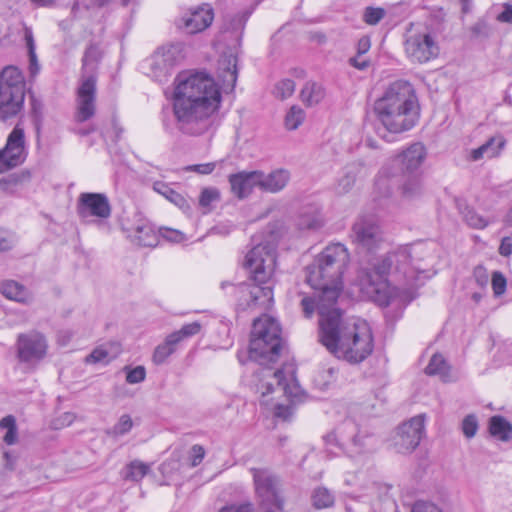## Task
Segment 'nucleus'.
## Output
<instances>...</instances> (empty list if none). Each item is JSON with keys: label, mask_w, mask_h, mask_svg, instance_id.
Instances as JSON below:
<instances>
[{"label": "nucleus", "mask_w": 512, "mask_h": 512, "mask_svg": "<svg viewBox=\"0 0 512 512\" xmlns=\"http://www.w3.org/2000/svg\"><path fill=\"white\" fill-rule=\"evenodd\" d=\"M220 103L219 87L208 74L180 73L175 79L173 111L184 133L207 132L214 124Z\"/></svg>", "instance_id": "1"}, {"label": "nucleus", "mask_w": 512, "mask_h": 512, "mask_svg": "<svg viewBox=\"0 0 512 512\" xmlns=\"http://www.w3.org/2000/svg\"><path fill=\"white\" fill-rule=\"evenodd\" d=\"M320 341L339 359L360 363L373 351V336L368 323L361 319H343L339 308L321 306Z\"/></svg>", "instance_id": "2"}, {"label": "nucleus", "mask_w": 512, "mask_h": 512, "mask_svg": "<svg viewBox=\"0 0 512 512\" xmlns=\"http://www.w3.org/2000/svg\"><path fill=\"white\" fill-rule=\"evenodd\" d=\"M350 262V254L345 245L333 243L326 246L306 268V280L314 289L320 290L316 309L336 307L343 289V275Z\"/></svg>", "instance_id": "3"}, {"label": "nucleus", "mask_w": 512, "mask_h": 512, "mask_svg": "<svg viewBox=\"0 0 512 512\" xmlns=\"http://www.w3.org/2000/svg\"><path fill=\"white\" fill-rule=\"evenodd\" d=\"M378 121L389 133L411 130L420 117V106L413 85L406 80L391 82L374 104Z\"/></svg>", "instance_id": "4"}, {"label": "nucleus", "mask_w": 512, "mask_h": 512, "mask_svg": "<svg viewBox=\"0 0 512 512\" xmlns=\"http://www.w3.org/2000/svg\"><path fill=\"white\" fill-rule=\"evenodd\" d=\"M253 283H241L235 287L239 306L267 307L273 301L269 285L276 267V247L271 243L254 246L245 256L243 263Z\"/></svg>", "instance_id": "5"}, {"label": "nucleus", "mask_w": 512, "mask_h": 512, "mask_svg": "<svg viewBox=\"0 0 512 512\" xmlns=\"http://www.w3.org/2000/svg\"><path fill=\"white\" fill-rule=\"evenodd\" d=\"M296 369L293 364H285L281 369L273 371L263 367L254 375V388L260 395L261 405L272 410L274 416L288 420L292 416V408L277 401L280 396H286L292 401H301L303 390L296 379Z\"/></svg>", "instance_id": "6"}, {"label": "nucleus", "mask_w": 512, "mask_h": 512, "mask_svg": "<svg viewBox=\"0 0 512 512\" xmlns=\"http://www.w3.org/2000/svg\"><path fill=\"white\" fill-rule=\"evenodd\" d=\"M389 259L371 257L361 261L353 285L358 288L363 298L380 306H388L395 294V289L388 281Z\"/></svg>", "instance_id": "7"}, {"label": "nucleus", "mask_w": 512, "mask_h": 512, "mask_svg": "<svg viewBox=\"0 0 512 512\" xmlns=\"http://www.w3.org/2000/svg\"><path fill=\"white\" fill-rule=\"evenodd\" d=\"M283 348L279 322L263 315L253 322L249 345V358L260 365H267L278 360Z\"/></svg>", "instance_id": "8"}, {"label": "nucleus", "mask_w": 512, "mask_h": 512, "mask_svg": "<svg viewBox=\"0 0 512 512\" xmlns=\"http://www.w3.org/2000/svg\"><path fill=\"white\" fill-rule=\"evenodd\" d=\"M25 80L16 66H6L0 72V120L16 117L23 109Z\"/></svg>", "instance_id": "9"}, {"label": "nucleus", "mask_w": 512, "mask_h": 512, "mask_svg": "<svg viewBox=\"0 0 512 512\" xmlns=\"http://www.w3.org/2000/svg\"><path fill=\"white\" fill-rule=\"evenodd\" d=\"M426 149L420 142L411 144L391 161L390 166H384L375 182L376 188L383 196H389L392 193L393 181L397 173L392 171V167H397L401 174H417L416 171L421 167L426 159Z\"/></svg>", "instance_id": "10"}, {"label": "nucleus", "mask_w": 512, "mask_h": 512, "mask_svg": "<svg viewBox=\"0 0 512 512\" xmlns=\"http://www.w3.org/2000/svg\"><path fill=\"white\" fill-rule=\"evenodd\" d=\"M184 57L182 43L166 44L158 47L153 54L146 58L142 62L141 68L147 76L155 81L166 82Z\"/></svg>", "instance_id": "11"}, {"label": "nucleus", "mask_w": 512, "mask_h": 512, "mask_svg": "<svg viewBox=\"0 0 512 512\" xmlns=\"http://www.w3.org/2000/svg\"><path fill=\"white\" fill-rule=\"evenodd\" d=\"M404 51L412 63L424 64L438 57L440 45L438 36L428 28L407 34Z\"/></svg>", "instance_id": "12"}, {"label": "nucleus", "mask_w": 512, "mask_h": 512, "mask_svg": "<svg viewBox=\"0 0 512 512\" xmlns=\"http://www.w3.org/2000/svg\"><path fill=\"white\" fill-rule=\"evenodd\" d=\"M255 493L263 512H277L283 509V500L278 494V478L266 468H251Z\"/></svg>", "instance_id": "13"}, {"label": "nucleus", "mask_w": 512, "mask_h": 512, "mask_svg": "<svg viewBox=\"0 0 512 512\" xmlns=\"http://www.w3.org/2000/svg\"><path fill=\"white\" fill-rule=\"evenodd\" d=\"M350 237L358 248L367 252L380 248L384 242L382 229L373 216L359 217L352 226Z\"/></svg>", "instance_id": "14"}, {"label": "nucleus", "mask_w": 512, "mask_h": 512, "mask_svg": "<svg viewBox=\"0 0 512 512\" xmlns=\"http://www.w3.org/2000/svg\"><path fill=\"white\" fill-rule=\"evenodd\" d=\"M26 156L24 131L15 126L8 135L5 147L0 150V174L20 166Z\"/></svg>", "instance_id": "15"}, {"label": "nucleus", "mask_w": 512, "mask_h": 512, "mask_svg": "<svg viewBox=\"0 0 512 512\" xmlns=\"http://www.w3.org/2000/svg\"><path fill=\"white\" fill-rule=\"evenodd\" d=\"M214 20V10L209 4L189 8L175 21L178 30L185 34L201 33L209 28Z\"/></svg>", "instance_id": "16"}, {"label": "nucleus", "mask_w": 512, "mask_h": 512, "mask_svg": "<svg viewBox=\"0 0 512 512\" xmlns=\"http://www.w3.org/2000/svg\"><path fill=\"white\" fill-rule=\"evenodd\" d=\"M425 416L417 415L398 427L393 445L399 453H410L420 443L424 434Z\"/></svg>", "instance_id": "17"}, {"label": "nucleus", "mask_w": 512, "mask_h": 512, "mask_svg": "<svg viewBox=\"0 0 512 512\" xmlns=\"http://www.w3.org/2000/svg\"><path fill=\"white\" fill-rule=\"evenodd\" d=\"M47 348L46 338L37 331L19 334L17 338V355L21 362H35L43 359Z\"/></svg>", "instance_id": "18"}, {"label": "nucleus", "mask_w": 512, "mask_h": 512, "mask_svg": "<svg viewBox=\"0 0 512 512\" xmlns=\"http://www.w3.org/2000/svg\"><path fill=\"white\" fill-rule=\"evenodd\" d=\"M77 213L86 220L89 217L107 219L111 215V206L105 194L81 193L77 201Z\"/></svg>", "instance_id": "19"}, {"label": "nucleus", "mask_w": 512, "mask_h": 512, "mask_svg": "<svg viewBox=\"0 0 512 512\" xmlns=\"http://www.w3.org/2000/svg\"><path fill=\"white\" fill-rule=\"evenodd\" d=\"M96 78L93 75L83 76L77 90V114L78 122H84L95 114Z\"/></svg>", "instance_id": "20"}, {"label": "nucleus", "mask_w": 512, "mask_h": 512, "mask_svg": "<svg viewBox=\"0 0 512 512\" xmlns=\"http://www.w3.org/2000/svg\"><path fill=\"white\" fill-rule=\"evenodd\" d=\"M378 258L389 259V272L394 266L395 271L403 273L404 277L408 279L409 286L411 288L413 287L411 282L415 279L418 266L412 260L411 248L409 246L399 247L385 256Z\"/></svg>", "instance_id": "21"}, {"label": "nucleus", "mask_w": 512, "mask_h": 512, "mask_svg": "<svg viewBox=\"0 0 512 512\" xmlns=\"http://www.w3.org/2000/svg\"><path fill=\"white\" fill-rule=\"evenodd\" d=\"M338 436L342 445L346 446L349 457L362 456L366 452L364 436L359 435L358 427L352 420L344 421L338 428Z\"/></svg>", "instance_id": "22"}, {"label": "nucleus", "mask_w": 512, "mask_h": 512, "mask_svg": "<svg viewBox=\"0 0 512 512\" xmlns=\"http://www.w3.org/2000/svg\"><path fill=\"white\" fill-rule=\"evenodd\" d=\"M261 171H241L229 176L231 192L239 199L248 197L255 187L259 188Z\"/></svg>", "instance_id": "23"}, {"label": "nucleus", "mask_w": 512, "mask_h": 512, "mask_svg": "<svg viewBox=\"0 0 512 512\" xmlns=\"http://www.w3.org/2000/svg\"><path fill=\"white\" fill-rule=\"evenodd\" d=\"M131 241L142 247H154L157 244V235L149 222L140 220L127 229Z\"/></svg>", "instance_id": "24"}, {"label": "nucleus", "mask_w": 512, "mask_h": 512, "mask_svg": "<svg viewBox=\"0 0 512 512\" xmlns=\"http://www.w3.org/2000/svg\"><path fill=\"white\" fill-rule=\"evenodd\" d=\"M290 181V172L286 169H276L269 174L261 171L259 188L264 192L277 193L283 190Z\"/></svg>", "instance_id": "25"}, {"label": "nucleus", "mask_w": 512, "mask_h": 512, "mask_svg": "<svg viewBox=\"0 0 512 512\" xmlns=\"http://www.w3.org/2000/svg\"><path fill=\"white\" fill-rule=\"evenodd\" d=\"M218 70L224 88L233 90L238 76L237 57L232 54L221 57Z\"/></svg>", "instance_id": "26"}, {"label": "nucleus", "mask_w": 512, "mask_h": 512, "mask_svg": "<svg viewBox=\"0 0 512 512\" xmlns=\"http://www.w3.org/2000/svg\"><path fill=\"white\" fill-rule=\"evenodd\" d=\"M363 166L359 162H353L345 166L342 174L337 179L335 184V192L338 195L348 193L354 186L357 176L361 173Z\"/></svg>", "instance_id": "27"}, {"label": "nucleus", "mask_w": 512, "mask_h": 512, "mask_svg": "<svg viewBox=\"0 0 512 512\" xmlns=\"http://www.w3.org/2000/svg\"><path fill=\"white\" fill-rule=\"evenodd\" d=\"M155 192L165 197L169 202L179 207L184 213L190 214L192 212L191 205L188 200L177 191L173 190L167 183L156 181L153 184Z\"/></svg>", "instance_id": "28"}, {"label": "nucleus", "mask_w": 512, "mask_h": 512, "mask_svg": "<svg viewBox=\"0 0 512 512\" xmlns=\"http://www.w3.org/2000/svg\"><path fill=\"white\" fill-rule=\"evenodd\" d=\"M324 218L317 206H309L300 214L297 220V227L301 231H316L323 227Z\"/></svg>", "instance_id": "29"}, {"label": "nucleus", "mask_w": 512, "mask_h": 512, "mask_svg": "<svg viewBox=\"0 0 512 512\" xmlns=\"http://www.w3.org/2000/svg\"><path fill=\"white\" fill-rule=\"evenodd\" d=\"M504 145L505 139L503 136L498 135L491 137L483 145L472 150L471 158L474 161H478L484 157L493 158L500 153Z\"/></svg>", "instance_id": "30"}, {"label": "nucleus", "mask_w": 512, "mask_h": 512, "mask_svg": "<svg viewBox=\"0 0 512 512\" xmlns=\"http://www.w3.org/2000/svg\"><path fill=\"white\" fill-rule=\"evenodd\" d=\"M325 96L326 91L322 84L312 80L307 81L300 91V98L308 107L318 105Z\"/></svg>", "instance_id": "31"}, {"label": "nucleus", "mask_w": 512, "mask_h": 512, "mask_svg": "<svg viewBox=\"0 0 512 512\" xmlns=\"http://www.w3.org/2000/svg\"><path fill=\"white\" fill-rule=\"evenodd\" d=\"M120 345L118 343H109L95 348L87 357V363L108 364L115 359L120 353Z\"/></svg>", "instance_id": "32"}, {"label": "nucleus", "mask_w": 512, "mask_h": 512, "mask_svg": "<svg viewBox=\"0 0 512 512\" xmlns=\"http://www.w3.org/2000/svg\"><path fill=\"white\" fill-rule=\"evenodd\" d=\"M425 373L430 376H439L444 382L453 380L451 368L441 354H434L425 368Z\"/></svg>", "instance_id": "33"}, {"label": "nucleus", "mask_w": 512, "mask_h": 512, "mask_svg": "<svg viewBox=\"0 0 512 512\" xmlns=\"http://www.w3.org/2000/svg\"><path fill=\"white\" fill-rule=\"evenodd\" d=\"M489 433L500 441L512 439V424L503 416L495 415L489 419Z\"/></svg>", "instance_id": "34"}, {"label": "nucleus", "mask_w": 512, "mask_h": 512, "mask_svg": "<svg viewBox=\"0 0 512 512\" xmlns=\"http://www.w3.org/2000/svg\"><path fill=\"white\" fill-rule=\"evenodd\" d=\"M402 177L400 191L403 198L411 200L422 194L423 183L419 174H402Z\"/></svg>", "instance_id": "35"}, {"label": "nucleus", "mask_w": 512, "mask_h": 512, "mask_svg": "<svg viewBox=\"0 0 512 512\" xmlns=\"http://www.w3.org/2000/svg\"><path fill=\"white\" fill-rule=\"evenodd\" d=\"M31 179L29 170H22L12 173L0 179V190L7 194H14L20 186L28 183Z\"/></svg>", "instance_id": "36"}, {"label": "nucleus", "mask_w": 512, "mask_h": 512, "mask_svg": "<svg viewBox=\"0 0 512 512\" xmlns=\"http://www.w3.org/2000/svg\"><path fill=\"white\" fill-rule=\"evenodd\" d=\"M0 291L6 298L17 302L26 303L30 299L27 289L13 280L3 282L0 286Z\"/></svg>", "instance_id": "37"}, {"label": "nucleus", "mask_w": 512, "mask_h": 512, "mask_svg": "<svg viewBox=\"0 0 512 512\" xmlns=\"http://www.w3.org/2000/svg\"><path fill=\"white\" fill-rule=\"evenodd\" d=\"M247 19L246 13L227 14L224 18L223 30L231 32L238 38L242 34Z\"/></svg>", "instance_id": "38"}, {"label": "nucleus", "mask_w": 512, "mask_h": 512, "mask_svg": "<svg viewBox=\"0 0 512 512\" xmlns=\"http://www.w3.org/2000/svg\"><path fill=\"white\" fill-rule=\"evenodd\" d=\"M220 201V191L215 187H206L201 190L198 205L203 214L210 213L214 204Z\"/></svg>", "instance_id": "39"}, {"label": "nucleus", "mask_w": 512, "mask_h": 512, "mask_svg": "<svg viewBox=\"0 0 512 512\" xmlns=\"http://www.w3.org/2000/svg\"><path fill=\"white\" fill-rule=\"evenodd\" d=\"M178 343L171 335H168L164 343L158 345L153 353V362L163 364L166 359L176 351Z\"/></svg>", "instance_id": "40"}, {"label": "nucleus", "mask_w": 512, "mask_h": 512, "mask_svg": "<svg viewBox=\"0 0 512 512\" xmlns=\"http://www.w3.org/2000/svg\"><path fill=\"white\" fill-rule=\"evenodd\" d=\"M462 216L465 223L473 229H484L493 221V219L480 215L470 207H466L462 211Z\"/></svg>", "instance_id": "41"}, {"label": "nucleus", "mask_w": 512, "mask_h": 512, "mask_svg": "<svg viewBox=\"0 0 512 512\" xmlns=\"http://www.w3.org/2000/svg\"><path fill=\"white\" fill-rule=\"evenodd\" d=\"M149 466L141 461L134 460L125 467L123 478L125 480L138 482L148 473Z\"/></svg>", "instance_id": "42"}, {"label": "nucleus", "mask_w": 512, "mask_h": 512, "mask_svg": "<svg viewBox=\"0 0 512 512\" xmlns=\"http://www.w3.org/2000/svg\"><path fill=\"white\" fill-rule=\"evenodd\" d=\"M313 506L317 509L328 508L333 505L334 497L326 488H317L312 494Z\"/></svg>", "instance_id": "43"}, {"label": "nucleus", "mask_w": 512, "mask_h": 512, "mask_svg": "<svg viewBox=\"0 0 512 512\" xmlns=\"http://www.w3.org/2000/svg\"><path fill=\"white\" fill-rule=\"evenodd\" d=\"M305 112L298 106H292L285 116V127L288 130H296L304 121Z\"/></svg>", "instance_id": "44"}, {"label": "nucleus", "mask_w": 512, "mask_h": 512, "mask_svg": "<svg viewBox=\"0 0 512 512\" xmlns=\"http://www.w3.org/2000/svg\"><path fill=\"white\" fill-rule=\"evenodd\" d=\"M202 325L198 321H194L189 324H185L178 331L171 333L173 339L179 344L181 341L197 335L201 331Z\"/></svg>", "instance_id": "45"}, {"label": "nucleus", "mask_w": 512, "mask_h": 512, "mask_svg": "<svg viewBox=\"0 0 512 512\" xmlns=\"http://www.w3.org/2000/svg\"><path fill=\"white\" fill-rule=\"evenodd\" d=\"M386 15L383 8L367 7L363 13V21L368 25H377Z\"/></svg>", "instance_id": "46"}, {"label": "nucleus", "mask_w": 512, "mask_h": 512, "mask_svg": "<svg viewBox=\"0 0 512 512\" xmlns=\"http://www.w3.org/2000/svg\"><path fill=\"white\" fill-rule=\"evenodd\" d=\"M294 90V82L290 79H283L276 84L274 94L280 99H286L293 94Z\"/></svg>", "instance_id": "47"}, {"label": "nucleus", "mask_w": 512, "mask_h": 512, "mask_svg": "<svg viewBox=\"0 0 512 512\" xmlns=\"http://www.w3.org/2000/svg\"><path fill=\"white\" fill-rule=\"evenodd\" d=\"M133 427V421L127 414L122 415L118 422L113 426L111 434L121 436L128 433Z\"/></svg>", "instance_id": "48"}, {"label": "nucleus", "mask_w": 512, "mask_h": 512, "mask_svg": "<svg viewBox=\"0 0 512 512\" xmlns=\"http://www.w3.org/2000/svg\"><path fill=\"white\" fill-rule=\"evenodd\" d=\"M491 285L496 297L503 295L506 291L507 280L500 271L492 273Z\"/></svg>", "instance_id": "49"}, {"label": "nucleus", "mask_w": 512, "mask_h": 512, "mask_svg": "<svg viewBox=\"0 0 512 512\" xmlns=\"http://www.w3.org/2000/svg\"><path fill=\"white\" fill-rule=\"evenodd\" d=\"M478 430V421L475 415H467L462 421V432L466 438H473Z\"/></svg>", "instance_id": "50"}, {"label": "nucleus", "mask_w": 512, "mask_h": 512, "mask_svg": "<svg viewBox=\"0 0 512 512\" xmlns=\"http://www.w3.org/2000/svg\"><path fill=\"white\" fill-rule=\"evenodd\" d=\"M127 371L126 374V381L129 384H137L141 383L145 380L146 377V370L144 366H137L135 368H124Z\"/></svg>", "instance_id": "51"}, {"label": "nucleus", "mask_w": 512, "mask_h": 512, "mask_svg": "<svg viewBox=\"0 0 512 512\" xmlns=\"http://www.w3.org/2000/svg\"><path fill=\"white\" fill-rule=\"evenodd\" d=\"M16 243V236L13 232L0 229V251L10 250Z\"/></svg>", "instance_id": "52"}, {"label": "nucleus", "mask_w": 512, "mask_h": 512, "mask_svg": "<svg viewBox=\"0 0 512 512\" xmlns=\"http://www.w3.org/2000/svg\"><path fill=\"white\" fill-rule=\"evenodd\" d=\"M159 232L161 236L168 240L169 242L181 243L186 239L184 233H182L179 230L171 228H161Z\"/></svg>", "instance_id": "53"}, {"label": "nucleus", "mask_w": 512, "mask_h": 512, "mask_svg": "<svg viewBox=\"0 0 512 512\" xmlns=\"http://www.w3.org/2000/svg\"><path fill=\"white\" fill-rule=\"evenodd\" d=\"M205 449L203 446L199 444H195L191 447L189 452V459L191 461V466L196 467L198 466L205 457Z\"/></svg>", "instance_id": "54"}, {"label": "nucleus", "mask_w": 512, "mask_h": 512, "mask_svg": "<svg viewBox=\"0 0 512 512\" xmlns=\"http://www.w3.org/2000/svg\"><path fill=\"white\" fill-rule=\"evenodd\" d=\"M473 276H474L476 283L480 287L485 288L487 286L488 281H489V275H488L486 268H484L483 266L475 267V269L473 271Z\"/></svg>", "instance_id": "55"}, {"label": "nucleus", "mask_w": 512, "mask_h": 512, "mask_svg": "<svg viewBox=\"0 0 512 512\" xmlns=\"http://www.w3.org/2000/svg\"><path fill=\"white\" fill-rule=\"evenodd\" d=\"M216 168V162H208L203 164L191 165L187 168L189 171L196 172L201 175L211 174Z\"/></svg>", "instance_id": "56"}, {"label": "nucleus", "mask_w": 512, "mask_h": 512, "mask_svg": "<svg viewBox=\"0 0 512 512\" xmlns=\"http://www.w3.org/2000/svg\"><path fill=\"white\" fill-rule=\"evenodd\" d=\"M411 512H442V510L433 503L419 501L413 505Z\"/></svg>", "instance_id": "57"}, {"label": "nucleus", "mask_w": 512, "mask_h": 512, "mask_svg": "<svg viewBox=\"0 0 512 512\" xmlns=\"http://www.w3.org/2000/svg\"><path fill=\"white\" fill-rule=\"evenodd\" d=\"M97 60V49L95 47H89L83 57V67L87 68L90 65L93 66Z\"/></svg>", "instance_id": "58"}, {"label": "nucleus", "mask_w": 512, "mask_h": 512, "mask_svg": "<svg viewBox=\"0 0 512 512\" xmlns=\"http://www.w3.org/2000/svg\"><path fill=\"white\" fill-rule=\"evenodd\" d=\"M220 512H254V508L251 503H245L238 506L232 505L224 507Z\"/></svg>", "instance_id": "59"}, {"label": "nucleus", "mask_w": 512, "mask_h": 512, "mask_svg": "<svg viewBox=\"0 0 512 512\" xmlns=\"http://www.w3.org/2000/svg\"><path fill=\"white\" fill-rule=\"evenodd\" d=\"M499 253L502 256H510L512 254V239L510 237H504L501 240L499 247Z\"/></svg>", "instance_id": "60"}, {"label": "nucleus", "mask_w": 512, "mask_h": 512, "mask_svg": "<svg viewBox=\"0 0 512 512\" xmlns=\"http://www.w3.org/2000/svg\"><path fill=\"white\" fill-rule=\"evenodd\" d=\"M497 19L500 22L512 23V5L506 4L503 11L498 15Z\"/></svg>", "instance_id": "61"}, {"label": "nucleus", "mask_w": 512, "mask_h": 512, "mask_svg": "<svg viewBox=\"0 0 512 512\" xmlns=\"http://www.w3.org/2000/svg\"><path fill=\"white\" fill-rule=\"evenodd\" d=\"M301 305H302V308H303V311H304L306 317H310L313 314L314 309H315L314 301L310 298L305 297L302 299Z\"/></svg>", "instance_id": "62"}, {"label": "nucleus", "mask_w": 512, "mask_h": 512, "mask_svg": "<svg viewBox=\"0 0 512 512\" xmlns=\"http://www.w3.org/2000/svg\"><path fill=\"white\" fill-rule=\"evenodd\" d=\"M371 43L367 36L359 39L357 43V51L359 55L365 54L370 49Z\"/></svg>", "instance_id": "63"}, {"label": "nucleus", "mask_w": 512, "mask_h": 512, "mask_svg": "<svg viewBox=\"0 0 512 512\" xmlns=\"http://www.w3.org/2000/svg\"><path fill=\"white\" fill-rule=\"evenodd\" d=\"M29 70L31 76H35L40 70L35 52L29 53Z\"/></svg>", "instance_id": "64"}]
</instances>
